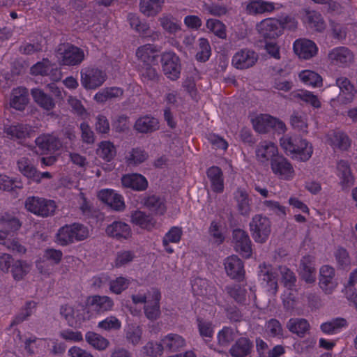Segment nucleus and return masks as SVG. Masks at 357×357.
<instances>
[{
    "label": "nucleus",
    "instance_id": "f257e3e1",
    "mask_svg": "<svg viewBox=\"0 0 357 357\" xmlns=\"http://www.w3.org/2000/svg\"><path fill=\"white\" fill-rule=\"evenodd\" d=\"M89 236L86 227L79 223L66 225L61 227L56 234V242L63 246L82 241Z\"/></svg>",
    "mask_w": 357,
    "mask_h": 357
},
{
    "label": "nucleus",
    "instance_id": "f03ea898",
    "mask_svg": "<svg viewBox=\"0 0 357 357\" xmlns=\"http://www.w3.org/2000/svg\"><path fill=\"white\" fill-rule=\"evenodd\" d=\"M24 206L29 212L42 218L53 216L57 208L54 200L36 196L27 197Z\"/></svg>",
    "mask_w": 357,
    "mask_h": 357
},
{
    "label": "nucleus",
    "instance_id": "7ed1b4c3",
    "mask_svg": "<svg viewBox=\"0 0 357 357\" xmlns=\"http://www.w3.org/2000/svg\"><path fill=\"white\" fill-rule=\"evenodd\" d=\"M80 82L87 90L96 89L103 84L107 79L105 71L95 67H86L80 71Z\"/></svg>",
    "mask_w": 357,
    "mask_h": 357
},
{
    "label": "nucleus",
    "instance_id": "20e7f679",
    "mask_svg": "<svg viewBox=\"0 0 357 357\" xmlns=\"http://www.w3.org/2000/svg\"><path fill=\"white\" fill-rule=\"evenodd\" d=\"M269 153H271V165L273 172L282 178H287L294 172L292 165L282 155L278 153V148L269 142Z\"/></svg>",
    "mask_w": 357,
    "mask_h": 357
},
{
    "label": "nucleus",
    "instance_id": "39448f33",
    "mask_svg": "<svg viewBox=\"0 0 357 357\" xmlns=\"http://www.w3.org/2000/svg\"><path fill=\"white\" fill-rule=\"evenodd\" d=\"M162 68L164 74L172 80H176L181 74L179 57L172 52H164L161 56Z\"/></svg>",
    "mask_w": 357,
    "mask_h": 357
},
{
    "label": "nucleus",
    "instance_id": "423d86ee",
    "mask_svg": "<svg viewBox=\"0 0 357 357\" xmlns=\"http://www.w3.org/2000/svg\"><path fill=\"white\" fill-rule=\"evenodd\" d=\"M56 57L60 65L76 66L84 60V53L77 47L69 46L63 50L60 47L58 50Z\"/></svg>",
    "mask_w": 357,
    "mask_h": 357
},
{
    "label": "nucleus",
    "instance_id": "0eeeda50",
    "mask_svg": "<svg viewBox=\"0 0 357 357\" xmlns=\"http://www.w3.org/2000/svg\"><path fill=\"white\" fill-rule=\"evenodd\" d=\"M296 27L297 22L289 16L280 18L269 17V39L280 36L284 29L294 30Z\"/></svg>",
    "mask_w": 357,
    "mask_h": 357
},
{
    "label": "nucleus",
    "instance_id": "6e6552de",
    "mask_svg": "<svg viewBox=\"0 0 357 357\" xmlns=\"http://www.w3.org/2000/svg\"><path fill=\"white\" fill-rule=\"evenodd\" d=\"M232 243L235 250L243 257L248 258L251 256V241L244 230L236 229L233 231Z\"/></svg>",
    "mask_w": 357,
    "mask_h": 357
},
{
    "label": "nucleus",
    "instance_id": "1a4fd4ad",
    "mask_svg": "<svg viewBox=\"0 0 357 357\" xmlns=\"http://www.w3.org/2000/svg\"><path fill=\"white\" fill-rule=\"evenodd\" d=\"M258 59L255 52L250 49L238 51L232 58V64L237 69H247L253 66Z\"/></svg>",
    "mask_w": 357,
    "mask_h": 357
},
{
    "label": "nucleus",
    "instance_id": "9d476101",
    "mask_svg": "<svg viewBox=\"0 0 357 357\" xmlns=\"http://www.w3.org/2000/svg\"><path fill=\"white\" fill-rule=\"evenodd\" d=\"M32 75L50 76L53 81L57 82L61 79V73L57 68L47 59H43L42 61L38 62L31 68Z\"/></svg>",
    "mask_w": 357,
    "mask_h": 357
},
{
    "label": "nucleus",
    "instance_id": "9b49d317",
    "mask_svg": "<svg viewBox=\"0 0 357 357\" xmlns=\"http://www.w3.org/2000/svg\"><path fill=\"white\" fill-rule=\"evenodd\" d=\"M299 275L307 284L314 283L316 280L315 258L311 255L302 257L299 265Z\"/></svg>",
    "mask_w": 357,
    "mask_h": 357
},
{
    "label": "nucleus",
    "instance_id": "f8f14e48",
    "mask_svg": "<svg viewBox=\"0 0 357 357\" xmlns=\"http://www.w3.org/2000/svg\"><path fill=\"white\" fill-rule=\"evenodd\" d=\"M252 237L255 241L264 243L268 238V219L266 216L256 215L250 224Z\"/></svg>",
    "mask_w": 357,
    "mask_h": 357
},
{
    "label": "nucleus",
    "instance_id": "ddd939ff",
    "mask_svg": "<svg viewBox=\"0 0 357 357\" xmlns=\"http://www.w3.org/2000/svg\"><path fill=\"white\" fill-rule=\"evenodd\" d=\"M35 143L41 153L44 154L57 151L61 146L59 139L54 134L49 133L39 135L36 139Z\"/></svg>",
    "mask_w": 357,
    "mask_h": 357
},
{
    "label": "nucleus",
    "instance_id": "4468645a",
    "mask_svg": "<svg viewBox=\"0 0 357 357\" xmlns=\"http://www.w3.org/2000/svg\"><path fill=\"white\" fill-rule=\"evenodd\" d=\"M160 298V292L158 289H153L151 292V299H149L144 306V314L151 321L157 320L161 315Z\"/></svg>",
    "mask_w": 357,
    "mask_h": 357
},
{
    "label": "nucleus",
    "instance_id": "2eb2a0df",
    "mask_svg": "<svg viewBox=\"0 0 357 357\" xmlns=\"http://www.w3.org/2000/svg\"><path fill=\"white\" fill-rule=\"evenodd\" d=\"M335 275V271L332 266L324 265L321 267L319 284L326 294H331L337 285Z\"/></svg>",
    "mask_w": 357,
    "mask_h": 357
},
{
    "label": "nucleus",
    "instance_id": "dca6fc26",
    "mask_svg": "<svg viewBox=\"0 0 357 357\" xmlns=\"http://www.w3.org/2000/svg\"><path fill=\"white\" fill-rule=\"evenodd\" d=\"M225 268L227 274L232 279L238 281L243 280L245 271L243 261L236 255L228 257L225 261Z\"/></svg>",
    "mask_w": 357,
    "mask_h": 357
},
{
    "label": "nucleus",
    "instance_id": "f3484780",
    "mask_svg": "<svg viewBox=\"0 0 357 357\" xmlns=\"http://www.w3.org/2000/svg\"><path fill=\"white\" fill-rule=\"evenodd\" d=\"M294 51L300 59H310L316 55L317 47L312 40L299 39L294 43Z\"/></svg>",
    "mask_w": 357,
    "mask_h": 357
},
{
    "label": "nucleus",
    "instance_id": "a211bd4d",
    "mask_svg": "<svg viewBox=\"0 0 357 357\" xmlns=\"http://www.w3.org/2000/svg\"><path fill=\"white\" fill-rule=\"evenodd\" d=\"M336 85L340 90V101L342 104L347 105L354 100L357 91L354 86L347 77H339L336 79Z\"/></svg>",
    "mask_w": 357,
    "mask_h": 357
},
{
    "label": "nucleus",
    "instance_id": "6ab92c4d",
    "mask_svg": "<svg viewBox=\"0 0 357 357\" xmlns=\"http://www.w3.org/2000/svg\"><path fill=\"white\" fill-rule=\"evenodd\" d=\"M328 58L331 63L337 66H346L353 61L352 52L345 47L333 49L329 54Z\"/></svg>",
    "mask_w": 357,
    "mask_h": 357
},
{
    "label": "nucleus",
    "instance_id": "aec40b11",
    "mask_svg": "<svg viewBox=\"0 0 357 357\" xmlns=\"http://www.w3.org/2000/svg\"><path fill=\"white\" fill-rule=\"evenodd\" d=\"M106 234L119 240L128 239L132 235L130 227L121 221H115L108 225L105 229Z\"/></svg>",
    "mask_w": 357,
    "mask_h": 357
},
{
    "label": "nucleus",
    "instance_id": "412c9836",
    "mask_svg": "<svg viewBox=\"0 0 357 357\" xmlns=\"http://www.w3.org/2000/svg\"><path fill=\"white\" fill-rule=\"evenodd\" d=\"M130 221L132 224L139 226L140 228L149 231L153 229L157 223L155 219L152 215L139 210H136L131 213Z\"/></svg>",
    "mask_w": 357,
    "mask_h": 357
},
{
    "label": "nucleus",
    "instance_id": "4be33fe9",
    "mask_svg": "<svg viewBox=\"0 0 357 357\" xmlns=\"http://www.w3.org/2000/svg\"><path fill=\"white\" fill-rule=\"evenodd\" d=\"M121 183L123 187L137 191H144L148 187L146 178L139 174H131L123 176Z\"/></svg>",
    "mask_w": 357,
    "mask_h": 357
},
{
    "label": "nucleus",
    "instance_id": "5701e85b",
    "mask_svg": "<svg viewBox=\"0 0 357 357\" xmlns=\"http://www.w3.org/2000/svg\"><path fill=\"white\" fill-rule=\"evenodd\" d=\"M99 198L115 211H123L125 203L121 195L112 190H102L98 194Z\"/></svg>",
    "mask_w": 357,
    "mask_h": 357
},
{
    "label": "nucleus",
    "instance_id": "b1692460",
    "mask_svg": "<svg viewBox=\"0 0 357 357\" xmlns=\"http://www.w3.org/2000/svg\"><path fill=\"white\" fill-rule=\"evenodd\" d=\"M158 50L156 47L146 44L137 48L136 51V56L139 60L145 64H154L157 62Z\"/></svg>",
    "mask_w": 357,
    "mask_h": 357
},
{
    "label": "nucleus",
    "instance_id": "393cba45",
    "mask_svg": "<svg viewBox=\"0 0 357 357\" xmlns=\"http://www.w3.org/2000/svg\"><path fill=\"white\" fill-rule=\"evenodd\" d=\"M134 128L139 133L153 132L159 129V122L157 119L146 115L135 121Z\"/></svg>",
    "mask_w": 357,
    "mask_h": 357
},
{
    "label": "nucleus",
    "instance_id": "a878e982",
    "mask_svg": "<svg viewBox=\"0 0 357 357\" xmlns=\"http://www.w3.org/2000/svg\"><path fill=\"white\" fill-rule=\"evenodd\" d=\"M142 204L155 215H164L166 212V206L162 198L156 195L144 197Z\"/></svg>",
    "mask_w": 357,
    "mask_h": 357
},
{
    "label": "nucleus",
    "instance_id": "bb28decb",
    "mask_svg": "<svg viewBox=\"0 0 357 357\" xmlns=\"http://www.w3.org/2000/svg\"><path fill=\"white\" fill-rule=\"evenodd\" d=\"M31 94L33 100L43 109L51 111L55 107L56 103L54 99L43 90L38 88L33 89L31 91Z\"/></svg>",
    "mask_w": 357,
    "mask_h": 357
},
{
    "label": "nucleus",
    "instance_id": "cd10ccee",
    "mask_svg": "<svg viewBox=\"0 0 357 357\" xmlns=\"http://www.w3.org/2000/svg\"><path fill=\"white\" fill-rule=\"evenodd\" d=\"M29 102V93L25 87H17L12 91L10 106L17 110H23Z\"/></svg>",
    "mask_w": 357,
    "mask_h": 357
},
{
    "label": "nucleus",
    "instance_id": "c85d7f7f",
    "mask_svg": "<svg viewBox=\"0 0 357 357\" xmlns=\"http://www.w3.org/2000/svg\"><path fill=\"white\" fill-rule=\"evenodd\" d=\"M0 225L8 234L16 232L22 227L20 220L13 213L9 212L0 213Z\"/></svg>",
    "mask_w": 357,
    "mask_h": 357
},
{
    "label": "nucleus",
    "instance_id": "c756f323",
    "mask_svg": "<svg viewBox=\"0 0 357 357\" xmlns=\"http://www.w3.org/2000/svg\"><path fill=\"white\" fill-rule=\"evenodd\" d=\"M206 173L211 181L212 190L218 193L222 192L224 190V180L221 169L213 166L208 169Z\"/></svg>",
    "mask_w": 357,
    "mask_h": 357
},
{
    "label": "nucleus",
    "instance_id": "7c9ffc66",
    "mask_svg": "<svg viewBox=\"0 0 357 357\" xmlns=\"http://www.w3.org/2000/svg\"><path fill=\"white\" fill-rule=\"evenodd\" d=\"M331 144L342 151H347L351 146V139L349 136L342 130H333L328 134Z\"/></svg>",
    "mask_w": 357,
    "mask_h": 357
},
{
    "label": "nucleus",
    "instance_id": "2f4dec72",
    "mask_svg": "<svg viewBox=\"0 0 357 357\" xmlns=\"http://www.w3.org/2000/svg\"><path fill=\"white\" fill-rule=\"evenodd\" d=\"M165 0H140L139 10L147 17L155 16L162 10Z\"/></svg>",
    "mask_w": 357,
    "mask_h": 357
},
{
    "label": "nucleus",
    "instance_id": "473e14b6",
    "mask_svg": "<svg viewBox=\"0 0 357 357\" xmlns=\"http://www.w3.org/2000/svg\"><path fill=\"white\" fill-rule=\"evenodd\" d=\"M164 349L170 352H176L185 345V340L178 334L170 333L162 340Z\"/></svg>",
    "mask_w": 357,
    "mask_h": 357
},
{
    "label": "nucleus",
    "instance_id": "72a5a7b5",
    "mask_svg": "<svg viewBox=\"0 0 357 357\" xmlns=\"http://www.w3.org/2000/svg\"><path fill=\"white\" fill-rule=\"evenodd\" d=\"M252 347L250 340L241 337L231 347L229 353L234 357H244L250 353Z\"/></svg>",
    "mask_w": 357,
    "mask_h": 357
},
{
    "label": "nucleus",
    "instance_id": "f704fd0d",
    "mask_svg": "<svg viewBox=\"0 0 357 357\" xmlns=\"http://www.w3.org/2000/svg\"><path fill=\"white\" fill-rule=\"evenodd\" d=\"M337 168L338 171V176L341 179L340 184L342 188H344L353 185L354 183V178L351 174L348 162L344 160H340L337 163Z\"/></svg>",
    "mask_w": 357,
    "mask_h": 357
},
{
    "label": "nucleus",
    "instance_id": "c9c22d12",
    "mask_svg": "<svg viewBox=\"0 0 357 357\" xmlns=\"http://www.w3.org/2000/svg\"><path fill=\"white\" fill-rule=\"evenodd\" d=\"M85 340L90 346L98 351H104L109 346V341L107 338L95 332H87Z\"/></svg>",
    "mask_w": 357,
    "mask_h": 357
},
{
    "label": "nucleus",
    "instance_id": "e433bc0d",
    "mask_svg": "<svg viewBox=\"0 0 357 357\" xmlns=\"http://www.w3.org/2000/svg\"><path fill=\"white\" fill-rule=\"evenodd\" d=\"M234 198L237 202L238 210L243 215H249L251 207L248 192L241 188H238L234 194Z\"/></svg>",
    "mask_w": 357,
    "mask_h": 357
},
{
    "label": "nucleus",
    "instance_id": "4c0bfd02",
    "mask_svg": "<svg viewBox=\"0 0 357 357\" xmlns=\"http://www.w3.org/2000/svg\"><path fill=\"white\" fill-rule=\"evenodd\" d=\"M91 305L98 312L110 311L113 308L114 301L107 296L95 295L91 297Z\"/></svg>",
    "mask_w": 357,
    "mask_h": 357
},
{
    "label": "nucleus",
    "instance_id": "58836bf2",
    "mask_svg": "<svg viewBox=\"0 0 357 357\" xmlns=\"http://www.w3.org/2000/svg\"><path fill=\"white\" fill-rule=\"evenodd\" d=\"M32 128L28 125L18 124L5 128V132L11 139H22L30 136Z\"/></svg>",
    "mask_w": 357,
    "mask_h": 357
},
{
    "label": "nucleus",
    "instance_id": "ea45409f",
    "mask_svg": "<svg viewBox=\"0 0 357 357\" xmlns=\"http://www.w3.org/2000/svg\"><path fill=\"white\" fill-rule=\"evenodd\" d=\"M148 156V153L144 149L137 147L127 153L125 160L128 165L136 166L145 162Z\"/></svg>",
    "mask_w": 357,
    "mask_h": 357
},
{
    "label": "nucleus",
    "instance_id": "a19ab883",
    "mask_svg": "<svg viewBox=\"0 0 357 357\" xmlns=\"http://www.w3.org/2000/svg\"><path fill=\"white\" fill-rule=\"evenodd\" d=\"M123 91L119 87H107L98 91L94 96V100L97 102L103 103L113 98L123 96Z\"/></svg>",
    "mask_w": 357,
    "mask_h": 357
},
{
    "label": "nucleus",
    "instance_id": "79ce46f5",
    "mask_svg": "<svg viewBox=\"0 0 357 357\" xmlns=\"http://www.w3.org/2000/svg\"><path fill=\"white\" fill-rule=\"evenodd\" d=\"M287 327L291 333L303 337L309 330L310 324L305 319L291 318L287 322Z\"/></svg>",
    "mask_w": 357,
    "mask_h": 357
},
{
    "label": "nucleus",
    "instance_id": "37998d69",
    "mask_svg": "<svg viewBox=\"0 0 357 357\" xmlns=\"http://www.w3.org/2000/svg\"><path fill=\"white\" fill-rule=\"evenodd\" d=\"M305 21L316 31H321L325 29V22L321 15L315 10H305Z\"/></svg>",
    "mask_w": 357,
    "mask_h": 357
},
{
    "label": "nucleus",
    "instance_id": "c03bdc74",
    "mask_svg": "<svg viewBox=\"0 0 357 357\" xmlns=\"http://www.w3.org/2000/svg\"><path fill=\"white\" fill-rule=\"evenodd\" d=\"M280 146L287 152L290 154L292 152H296V149H298L300 146H306V139H303L299 137H281L280 139Z\"/></svg>",
    "mask_w": 357,
    "mask_h": 357
},
{
    "label": "nucleus",
    "instance_id": "a18cd8bd",
    "mask_svg": "<svg viewBox=\"0 0 357 357\" xmlns=\"http://www.w3.org/2000/svg\"><path fill=\"white\" fill-rule=\"evenodd\" d=\"M347 326V321L342 317L333 319L330 321L323 323L321 325V330L326 334H334L340 329Z\"/></svg>",
    "mask_w": 357,
    "mask_h": 357
},
{
    "label": "nucleus",
    "instance_id": "49530a36",
    "mask_svg": "<svg viewBox=\"0 0 357 357\" xmlns=\"http://www.w3.org/2000/svg\"><path fill=\"white\" fill-rule=\"evenodd\" d=\"M17 164L19 171L24 176L33 181L37 169L33 166L31 160L28 158L23 157L17 161Z\"/></svg>",
    "mask_w": 357,
    "mask_h": 357
},
{
    "label": "nucleus",
    "instance_id": "de8ad7c7",
    "mask_svg": "<svg viewBox=\"0 0 357 357\" xmlns=\"http://www.w3.org/2000/svg\"><path fill=\"white\" fill-rule=\"evenodd\" d=\"M97 153L105 160L109 162L116 155V149L109 141H104L99 144Z\"/></svg>",
    "mask_w": 357,
    "mask_h": 357
},
{
    "label": "nucleus",
    "instance_id": "09e8293b",
    "mask_svg": "<svg viewBox=\"0 0 357 357\" xmlns=\"http://www.w3.org/2000/svg\"><path fill=\"white\" fill-rule=\"evenodd\" d=\"M301 80L305 84L312 86H321L322 85V78L317 73L306 70H303L298 75Z\"/></svg>",
    "mask_w": 357,
    "mask_h": 357
},
{
    "label": "nucleus",
    "instance_id": "8fccbe9b",
    "mask_svg": "<svg viewBox=\"0 0 357 357\" xmlns=\"http://www.w3.org/2000/svg\"><path fill=\"white\" fill-rule=\"evenodd\" d=\"M31 266L25 261L17 260L12 266V275L15 280H22L30 271Z\"/></svg>",
    "mask_w": 357,
    "mask_h": 357
},
{
    "label": "nucleus",
    "instance_id": "3c124183",
    "mask_svg": "<svg viewBox=\"0 0 357 357\" xmlns=\"http://www.w3.org/2000/svg\"><path fill=\"white\" fill-rule=\"evenodd\" d=\"M236 337L234 329L225 326L218 333V344L220 347H227L234 340Z\"/></svg>",
    "mask_w": 357,
    "mask_h": 357
},
{
    "label": "nucleus",
    "instance_id": "603ef678",
    "mask_svg": "<svg viewBox=\"0 0 357 357\" xmlns=\"http://www.w3.org/2000/svg\"><path fill=\"white\" fill-rule=\"evenodd\" d=\"M208 234L217 245H220L225 241L224 229L220 222L212 221L208 229Z\"/></svg>",
    "mask_w": 357,
    "mask_h": 357
},
{
    "label": "nucleus",
    "instance_id": "864d4df0",
    "mask_svg": "<svg viewBox=\"0 0 357 357\" xmlns=\"http://www.w3.org/2000/svg\"><path fill=\"white\" fill-rule=\"evenodd\" d=\"M211 54V48L207 39H199V50L196 54V59L199 62H206Z\"/></svg>",
    "mask_w": 357,
    "mask_h": 357
},
{
    "label": "nucleus",
    "instance_id": "5fc2aeb1",
    "mask_svg": "<svg viewBox=\"0 0 357 357\" xmlns=\"http://www.w3.org/2000/svg\"><path fill=\"white\" fill-rule=\"evenodd\" d=\"M152 64H145L140 68V76L143 82H151L157 83L159 81L160 75L157 70L153 68Z\"/></svg>",
    "mask_w": 357,
    "mask_h": 357
},
{
    "label": "nucleus",
    "instance_id": "6e6d98bb",
    "mask_svg": "<svg viewBox=\"0 0 357 357\" xmlns=\"http://www.w3.org/2000/svg\"><path fill=\"white\" fill-rule=\"evenodd\" d=\"M268 10V3L262 0H250L246 6V12L249 15L262 14Z\"/></svg>",
    "mask_w": 357,
    "mask_h": 357
},
{
    "label": "nucleus",
    "instance_id": "4d7b16f0",
    "mask_svg": "<svg viewBox=\"0 0 357 357\" xmlns=\"http://www.w3.org/2000/svg\"><path fill=\"white\" fill-rule=\"evenodd\" d=\"M280 271L284 286L289 289L296 287L297 279L294 273L286 266L280 267Z\"/></svg>",
    "mask_w": 357,
    "mask_h": 357
},
{
    "label": "nucleus",
    "instance_id": "13d9d810",
    "mask_svg": "<svg viewBox=\"0 0 357 357\" xmlns=\"http://www.w3.org/2000/svg\"><path fill=\"white\" fill-rule=\"evenodd\" d=\"M164 347L162 342H149L143 347V353L146 357H158L162 355Z\"/></svg>",
    "mask_w": 357,
    "mask_h": 357
},
{
    "label": "nucleus",
    "instance_id": "bf43d9fd",
    "mask_svg": "<svg viewBox=\"0 0 357 357\" xmlns=\"http://www.w3.org/2000/svg\"><path fill=\"white\" fill-rule=\"evenodd\" d=\"M206 27L220 38H225L227 36L225 26L218 20L209 19L206 22Z\"/></svg>",
    "mask_w": 357,
    "mask_h": 357
},
{
    "label": "nucleus",
    "instance_id": "052dcab7",
    "mask_svg": "<svg viewBox=\"0 0 357 357\" xmlns=\"http://www.w3.org/2000/svg\"><path fill=\"white\" fill-rule=\"evenodd\" d=\"M298 149H296V152H292L293 158L298 160L305 162L308 160L312 154L313 149L311 144L306 140V146L298 145Z\"/></svg>",
    "mask_w": 357,
    "mask_h": 357
},
{
    "label": "nucleus",
    "instance_id": "680f3d73",
    "mask_svg": "<svg viewBox=\"0 0 357 357\" xmlns=\"http://www.w3.org/2000/svg\"><path fill=\"white\" fill-rule=\"evenodd\" d=\"M67 102L70 107L73 113L81 117L86 116V109L82 105L81 100L75 96H70L67 98Z\"/></svg>",
    "mask_w": 357,
    "mask_h": 357
},
{
    "label": "nucleus",
    "instance_id": "e2e57ef3",
    "mask_svg": "<svg viewBox=\"0 0 357 357\" xmlns=\"http://www.w3.org/2000/svg\"><path fill=\"white\" fill-rule=\"evenodd\" d=\"M129 284L130 280L124 277H119L109 281V290L114 294H120L128 287Z\"/></svg>",
    "mask_w": 357,
    "mask_h": 357
},
{
    "label": "nucleus",
    "instance_id": "0e129e2a",
    "mask_svg": "<svg viewBox=\"0 0 357 357\" xmlns=\"http://www.w3.org/2000/svg\"><path fill=\"white\" fill-rule=\"evenodd\" d=\"M161 26L169 33H175L181 29L180 25L171 16H162L159 18Z\"/></svg>",
    "mask_w": 357,
    "mask_h": 357
},
{
    "label": "nucleus",
    "instance_id": "69168bd1",
    "mask_svg": "<svg viewBox=\"0 0 357 357\" xmlns=\"http://www.w3.org/2000/svg\"><path fill=\"white\" fill-rule=\"evenodd\" d=\"M98 327L104 331H117L121 327V322L114 316H109L100 321Z\"/></svg>",
    "mask_w": 357,
    "mask_h": 357
},
{
    "label": "nucleus",
    "instance_id": "338daca9",
    "mask_svg": "<svg viewBox=\"0 0 357 357\" xmlns=\"http://www.w3.org/2000/svg\"><path fill=\"white\" fill-rule=\"evenodd\" d=\"M135 257V252L131 250H121L117 252L115 259V266L121 267L131 262Z\"/></svg>",
    "mask_w": 357,
    "mask_h": 357
},
{
    "label": "nucleus",
    "instance_id": "774afa93",
    "mask_svg": "<svg viewBox=\"0 0 357 357\" xmlns=\"http://www.w3.org/2000/svg\"><path fill=\"white\" fill-rule=\"evenodd\" d=\"M227 293L238 303H243L245 301L246 290L238 284L226 287Z\"/></svg>",
    "mask_w": 357,
    "mask_h": 357
}]
</instances>
